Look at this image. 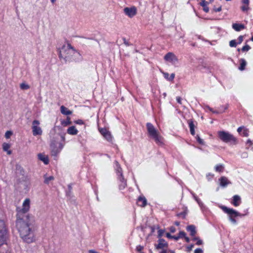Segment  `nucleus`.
Listing matches in <instances>:
<instances>
[{"label":"nucleus","mask_w":253,"mask_h":253,"mask_svg":"<svg viewBox=\"0 0 253 253\" xmlns=\"http://www.w3.org/2000/svg\"><path fill=\"white\" fill-rule=\"evenodd\" d=\"M146 127L149 136L152 138L157 144H162L163 138L154 126L148 123L146 124Z\"/></svg>","instance_id":"3"},{"label":"nucleus","mask_w":253,"mask_h":253,"mask_svg":"<svg viewBox=\"0 0 253 253\" xmlns=\"http://www.w3.org/2000/svg\"><path fill=\"white\" fill-rule=\"evenodd\" d=\"M137 203L139 206L144 207L147 204V200L145 197H139Z\"/></svg>","instance_id":"14"},{"label":"nucleus","mask_w":253,"mask_h":253,"mask_svg":"<svg viewBox=\"0 0 253 253\" xmlns=\"http://www.w3.org/2000/svg\"><path fill=\"white\" fill-rule=\"evenodd\" d=\"M164 233V230H162V229L159 230L158 231V237L161 238L163 235Z\"/></svg>","instance_id":"38"},{"label":"nucleus","mask_w":253,"mask_h":253,"mask_svg":"<svg viewBox=\"0 0 253 253\" xmlns=\"http://www.w3.org/2000/svg\"><path fill=\"white\" fill-rule=\"evenodd\" d=\"M164 59L173 64L175 63L178 61L177 58L172 52H168L164 56Z\"/></svg>","instance_id":"11"},{"label":"nucleus","mask_w":253,"mask_h":253,"mask_svg":"<svg viewBox=\"0 0 253 253\" xmlns=\"http://www.w3.org/2000/svg\"><path fill=\"white\" fill-rule=\"evenodd\" d=\"M71 124V122L70 121V118L69 117H67V119L65 121H63L61 122V124L63 126H67Z\"/></svg>","instance_id":"24"},{"label":"nucleus","mask_w":253,"mask_h":253,"mask_svg":"<svg viewBox=\"0 0 253 253\" xmlns=\"http://www.w3.org/2000/svg\"><path fill=\"white\" fill-rule=\"evenodd\" d=\"M20 88L22 90H26L30 88V86L24 83L21 84L20 85Z\"/></svg>","instance_id":"26"},{"label":"nucleus","mask_w":253,"mask_h":253,"mask_svg":"<svg viewBox=\"0 0 253 253\" xmlns=\"http://www.w3.org/2000/svg\"><path fill=\"white\" fill-rule=\"evenodd\" d=\"M218 134L219 138L222 141L226 143L231 142L234 144L236 143V138L231 134L224 131H219Z\"/></svg>","instance_id":"4"},{"label":"nucleus","mask_w":253,"mask_h":253,"mask_svg":"<svg viewBox=\"0 0 253 253\" xmlns=\"http://www.w3.org/2000/svg\"><path fill=\"white\" fill-rule=\"evenodd\" d=\"M76 53L74 49L71 44H68L67 46H63L59 51V57L60 59H63L66 62L73 59V56Z\"/></svg>","instance_id":"2"},{"label":"nucleus","mask_w":253,"mask_h":253,"mask_svg":"<svg viewBox=\"0 0 253 253\" xmlns=\"http://www.w3.org/2000/svg\"><path fill=\"white\" fill-rule=\"evenodd\" d=\"M194 253H203V251L201 249L198 248L195 250Z\"/></svg>","instance_id":"45"},{"label":"nucleus","mask_w":253,"mask_h":253,"mask_svg":"<svg viewBox=\"0 0 253 253\" xmlns=\"http://www.w3.org/2000/svg\"><path fill=\"white\" fill-rule=\"evenodd\" d=\"M193 247H194L193 244H191L190 246L187 247V251L189 252H190L191 251H192Z\"/></svg>","instance_id":"44"},{"label":"nucleus","mask_w":253,"mask_h":253,"mask_svg":"<svg viewBox=\"0 0 253 253\" xmlns=\"http://www.w3.org/2000/svg\"><path fill=\"white\" fill-rule=\"evenodd\" d=\"M202 244H203V241L200 239H198L196 243V244L197 245H202Z\"/></svg>","instance_id":"53"},{"label":"nucleus","mask_w":253,"mask_h":253,"mask_svg":"<svg viewBox=\"0 0 253 253\" xmlns=\"http://www.w3.org/2000/svg\"><path fill=\"white\" fill-rule=\"evenodd\" d=\"M243 135L244 136L247 137L249 136V131L247 129H244L243 132Z\"/></svg>","instance_id":"40"},{"label":"nucleus","mask_w":253,"mask_h":253,"mask_svg":"<svg viewBox=\"0 0 253 253\" xmlns=\"http://www.w3.org/2000/svg\"><path fill=\"white\" fill-rule=\"evenodd\" d=\"M67 132L71 135H76L78 133V131L74 126H72L68 128Z\"/></svg>","instance_id":"19"},{"label":"nucleus","mask_w":253,"mask_h":253,"mask_svg":"<svg viewBox=\"0 0 253 253\" xmlns=\"http://www.w3.org/2000/svg\"><path fill=\"white\" fill-rule=\"evenodd\" d=\"M186 236V233L184 231H180L179 233L178 237L179 238L184 237Z\"/></svg>","instance_id":"37"},{"label":"nucleus","mask_w":253,"mask_h":253,"mask_svg":"<svg viewBox=\"0 0 253 253\" xmlns=\"http://www.w3.org/2000/svg\"><path fill=\"white\" fill-rule=\"evenodd\" d=\"M196 138H197V141L200 144H202V145H204L205 144V142L204 141V140L203 139H202L199 135H197L196 136Z\"/></svg>","instance_id":"33"},{"label":"nucleus","mask_w":253,"mask_h":253,"mask_svg":"<svg viewBox=\"0 0 253 253\" xmlns=\"http://www.w3.org/2000/svg\"><path fill=\"white\" fill-rule=\"evenodd\" d=\"M175 77V74L174 73H172L170 75V77H169V81H172L174 79Z\"/></svg>","instance_id":"46"},{"label":"nucleus","mask_w":253,"mask_h":253,"mask_svg":"<svg viewBox=\"0 0 253 253\" xmlns=\"http://www.w3.org/2000/svg\"><path fill=\"white\" fill-rule=\"evenodd\" d=\"M176 100L177 101V102L180 104H181L182 103H181V98L179 96L178 97H176Z\"/></svg>","instance_id":"50"},{"label":"nucleus","mask_w":253,"mask_h":253,"mask_svg":"<svg viewBox=\"0 0 253 253\" xmlns=\"http://www.w3.org/2000/svg\"><path fill=\"white\" fill-rule=\"evenodd\" d=\"M166 236L169 239H172L173 237V236H172L169 233H167Z\"/></svg>","instance_id":"52"},{"label":"nucleus","mask_w":253,"mask_h":253,"mask_svg":"<svg viewBox=\"0 0 253 253\" xmlns=\"http://www.w3.org/2000/svg\"><path fill=\"white\" fill-rule=\"evenodd\" d=\"M250 48L251 47L249 45H246L242 47V50L243 51H247L249 50Z\"/></svg>","instance_id":"35"},{"label":"nucleus","mask_w":253,"mask_h":253,"mask_svg":"<svg viewBox=\"0 0 253 253\" xmlns=\"http://www.w3.org/2000/svg\"><path fill=\"white\" fill-rule=\"evenodd\" d=\"M160 253H167V251L165 250H163Z\"/></svg>","instance_id":"64"},{"label":"nucleus","mask_w":253,"mask_h":253,"mask_svg":"<svg viewBox=\"0 0 253 253\" xmlns=\"http://www.w3.org/2000/svg\"><path fill=\"white\" fill-rule=\"evenodd\" d=\"M40 124V122L38 120H34L33 122V126H32V131L33 134L34 136H36L38 135H41L42 133V130L41 128L39 126H38L37 125Z\"/></svg>","instance_id":"9"},{"label":"nucleus","mask_w":253,"mask_h":253,"mask_svg":"<svg viewBox=\"0 0 253 253\" xmlns=\"http://www.w3.org/2000/svg\"><path fill=\"white\" fill-rule=\"evenodd\" d=\"M184 238L185 239V241L187 242H189L190 241V239L189 238H188V237H186V236L184 237Z\"/></svg>","instance_id":"61"},{"label":"nucleus","mask_w":253,"mask_h":253,"mask_svg":"<svg viewBox=\"0 0 253 253\" xmlns=\"http://www.w3.org/2000/svg\"><path fill=\"white\" fill-rule=\"evenodd\" d=\"M125 14L129 18H132L137 14V8L135 6L126 7L123 9Z\"/></svg>","instance_id":"6"},{"label":"nucleus","mask_w":253,"mask_h":253,"mask_svg":"<svg viewBox=\"0 0 253 253\" xmlns=\"http://www.w3.org/2000/svg\"><path fill=\"white\" fill-rule=\"evenodd\" d=\"M176 231V229H175V228L173 227V226H171L170 227V231L171 232V233H174Z\"/></svg>","instance_id":"51"},{"label":"nucleus","mask_w":253,"mask_h":253,"mask_svg":"<svg viewBox=\"0 0 253 253\" xmlns=\"http://www.w3.org/2000/svg\"><path fill=\"white\" fill-rule=\"evenodd\" d=\"M186 230L190 232V235L194 236L196 234V227L193 225H190L186 227Z\"/></svg>","instance_id":"17"},{"label":"nucleus","mask_w":253,"mask_h":253,"mask_svg":"<svg viewBox=\"0 0 253 253\" xmlns=\"http://www.w3.org/2000/svg\"><path fill=\"white\" fill-rule=\"evenodd\" d=\"M241 203V198L238 195H235L233 197V200L231 203L235 206L237 207L239 206Z\"/></svg>","instance_id":"13"},{"label":"nucleus","mask_w":253,"mask_h":253,"mask_svg":"<svg viewBox=\"0 0 253 253\" xmlns=\"http://www.w3.org/2000/svg\"><path fill=\"white\" fill-rule=\"evenodd\" d=\"M124 43H125L126 45H127V46L129 45V43H128V42H127V41H126V39H124Z\"/></svg>","instance_id":"58"},{"label":"nucleus","mask_w":253,"mask_h":253,"mask_svg":"<svg viewBox=\"0 0 253 253\" xmlns=\"http://www.w3.org/2000/svg\"><path fill=\"white\" fill-rule=\"evenodd\" d=\"M190 132L191 133L192 135H194L195 134V130H194V129H190Z\"/></svg>","instance_id":"57"},{"label":"nucleus","mask_w":253,"mask_h":253,"mask_svg":"<svg viewBox=\"0 0 253 253\" xmlns=\"http://www.w3.org/2000/svg\"><path fill=\"white\" fill-rule=\"evenodd\" d=\"M191 194H192V195L193 196V197L194 198V199L197 201V202L198 203V204L200 206H201L203 204L201 202V201L200 200V199L195 195V194L193 193V192H191Z\"/></svg>","instance_id":"29"},{"label":"nucleus","mask_w":253,"mask_h":253,"mask_svg":"<svg viewBox=\"0 0 253 253\" xmlns=\"http://www.w3.org/2000/svg\"><path fill=\"white\" fill-rule=\"evenodd\" d=\"M172 239H173L177 241L179 239V238L178 236H173V237H172Z\"/></svg>","instance_id":"60"},{"label":"nucleus","mask_w":253,"mask_h":253,"mask_svg":"<svg viewBox=\"0 0 253 253\" xmlns=\"http://www.w3.org/2000/svg\"><path fill=\"white\" fill-rule=\"evenodd\" d=\"M6 233H0V247L4 244L6 241Z\"/></svg>","instance_id":"21"},{"label":"nucleus","mask_w":253,"mask_h":253,"mask_svg":"<svg viewBox=\"0 0 253 253\" xmlns=\"http://www.w3.org/2000/svg\"><path fill=\"white\" fill-rule=\"evenodd\" d=\"M243 3L248 5L249 3V0H243Z\"/></svg>","instance_id":"55"},{"label":"nucleus","mask_w":253,"mask_h":253,"mask_svg":"<svg viewBox=\"0 0 253 253\" xmlns=\"http://www.w3.org/2000/svg\"><path fill=\"white\" fill-rule=\"evenodd\" d=\"M6 233L5 226L3 220H0V233Z\"/></svg>","instance_id":"22"},{"label":"nucleus","mask_w":253,"mask_h":253,"mask_svg":"<svg viewBox=\"0 0 253 253\" xmlns=\"http://www.w3.org/2000/svg\"><path fill=\"white\" fill-rule=\"evenodd\" d=\"M232 28L235 31L239 32L244 29L245 28V26L242 24L233 23L232 24Z\"/></svg>","instance_id":"15"},{"label":"nucleus","mask_w":253,"mask_h":253,"mask_svg":"<svg viewBox=\"0 0 253 253\" xmlns=\"http://www.w3.org/2000/svg\"><path fill=\"white\" fill-rule=\"evenodd\" d=\"M247 143H249L250 144V145H253V143H252V141L250 139H248V140Z\"/></svg>","instance_id":"63"},{"label":"nucleus","mask_w":253,"mask_h":253,"mask_svg":"<svg viewBox=\"0 0 253 253\" xmlns=\"http://www.w3.org/2000/svg\"><path fill=\"white\" fill-rule=\"evenodd\" d=\"M108 141H111L112 140V136L109 131H108V132L103 136Z\"/></svg>","instance_id":"30"},{"label":"nucleus","mask_w":253,"mask_h":253,"mask_svg":"<svg viewBox=\"0 0 253 253\" xmlns=\"http://www.w3.org/2000/svg\"><path fill=\"white\" fill-rule=\"evenodd\" d=\"M59 146L57 148L55 146V143L52 142L50 145L51 153L52 156H56L60 151L62 149L63 145L61 143L58 144Z\"/></svg>","instance_id":"10"},{"label":"nucleus","mask_w":253,"mask_h":253,"mask_svg":"<svg viewBox=\"0 0 253 253\" xmlns=\"http://www.w3.org/2000/svg\"><path fill=\"white\" fill-rule=\"evenodd\" d=\"M203 7V10H204V11H205L206 12H209V8L207 6V5H205V6H204Z\"/></svg>","instance_id":"48"},{"label":"nucleus","mask_w":253,"mask_h":253,"mask_svg":"<svg viewBox=\"0 0 253 253\" xmlns=\"http://www.w3.org/2000/svg\"><path fill=\"white\" fill-rule=\"evenodd\" d=\"M16 226L22 240L27 243L35 241L34 220L29 215H22L17 213Z\"/></svg>","instance_id":"1"},{"label":"nucleus","mask_w":253,"mask_h":253,"mask_svg":"<svg viewBox=\"0 0 253 253\" xmlns=\"http://www.w3.org/2000/svg\"><path fill=\"white\" fill-rule=\"evenodd\" d=\"M180 215H182L183 216V217L184 218L185 217V214L184 212H181L180 213H179L178 214V216H180Z\"/></svg>","instance_id":"59"},{"label":"nucleus","mask_w":253,"mask_h":253,"mask_svg":"<svg viewBox=\"0 0 253 253\" xmlns=\"http://www.w3.org/2000/svg\"><path fill=\"white\" fill-rule=\"evenodd\" d=\"M12 134V132L11 131H7L5 134V137L6 138H9Z\"/></svg>","instance_id":"36"},{"label":"nucleus","mask_w":253,"mask_h":253,"mask_svg":"<svg viewBox=\"0 0 253 253\" xmlns=\"http://www.w3.org/2000/svg\"><path fill=\"white\" fill-rule=\"evenodd\" d=\"M22 179L21 180L19 181L17 183L16 186L20 191L23 192L27 189L29 182L28 181L25 180L24 176H22Z\"/></svg>","instance_id":"8"},{"label":"nucleus","mask_w":253,"mask_h":253,"mask_svg":"<svg viewBox=\"0 0 253 253\" xmlns=\"http://www.w3.org/2000/svg\"><path fill=\"white\" fill-rule=\"evenodd\" d=\"M99 131L103 136H104L108 131L106 128H102L99 129Z\"/></svg>","instance_id":"32"},{"label":"nucleus","mask_w":253,"mask_h":253,"mask_svg":"<svg viewBox=\"0 0 253 253\" xmlns=\"http://www.w3.org/2000/svg\"><path fill=\"white\" fill-rule=\"evenodd\" d=\"M156 249H163L164 248H167L168 247V243L163 239H160L158 240V244L155 245Z\"/></svg>","instance_id":"12"},{"label":"nucleus","mask_w":253,"mask_h":253,"mask_svg":"<svg viewBox=\"0 0 253 253\" xmlns=\"http://www.w3.org/2000/svg\"><path fill=\"white\" fill-rule=\"evenodd\" d=\"M243 128L244 126L239 127L237 129V131L240 133Z\"/></svg>","instance_id":"56"},{"label":"nucleus","mask_w":253,"mask_h":253,"mask_svg":"<svg viewBox=\"0 0 253 253\" xmlns=\"http://www.w3.org/2000/svg\"><path fill=\"white\" fill-rule=\"evenodd\" d=\"M222 9V7L221 6H220L218 8H215L214 7L213 9V10L214 11V12H219Z\"/></svg>","instance_id":"43"},{"label":"nucleus","mask_w":253,"mask_h":253,"mask_svg":"<svg viewBox=\"0 0 253 253\" xmlns=\"http://www.w3.org/2000/svg\"><path fill=\"white\" fill-rule=\"evenodd\" d=\"M10 148V145L6 143H4L2 145V148L4 151H7Z\"/></svg>","instance_id":"31"},{"label":"nucleus","mask_w":253,"mask_h":253,"mask_svg":"<svg viewBox=\"0 0 253 253\" xmlns=\"http://www.w3.org/2000/svg\"><path fill=\"white\" fill-rule=\"evenodd\" d=\"M76 123L78 124H79V125H82V124H83V122L81 120H79L76 121Z\"/></svg>","instance_id":"54"},{"label":"nucleus","mask_w":253,"mask_h":253,"mask_svg":"<svg viewBox=\"0 0 253 253\" xmlns=\"http://www.w3.org/2000/svg\"><path fill=\"white\" fill-rule=\"evenodd\" d=\"M163 75L164 76V77L169 80V74L168 73H164L163 72Z\"/></svg>","instance_id":"49"},{"label":"nucleus","mask_w":253,"mask_h":253,"mask_svg":"<svg viewBox=\"0 0 253 253\" xmlns=\"http://www.w3.org/2000/svg\"><path fill=\"white\" fill-rule=\"evenodd\" d=\"M53 179L54 177L53 176H50L49 177H45V176H44V183L46 184H48L50 181Z\"/></svg>","instance_id":"27"},{"label":"nucleus","mask_w":253,"mask_h":253,"mask_svg":"<svg viewBox=\"0 0 253 253\" xmlns=\"http://www.w3.org/2000/svg\"><path fill=\"white\" fill-rule=\"evenodd\" d=\"M240 66L239 67V69L241 71H243L245 69V66L247 64L246 61L244 59H240Z\"/></svg>","instance_id":"23"},{"label":"nucleus","mask_w":253,"mask_h":253,"mask_svg":"<svg viewBox=\"0 0 253 253\" xmlns=\"http://www.w3.org/2000/svg\"><path fill=\"white\" fill-rule=\"evenodd\" d=\"M60 110L62 114L66 115H71L72 112V111L68 110V109L64 106H61L60 107Z\"/></svg>","instance_id":"20"},{"label":"nucleus","mask_w":253,"mask_h":253,"mask_svg":"<svg viewBox=\"0 0 253 253\" xmlns=\"http://www.w3.org/2000/svg\"><path fill=\"white\" fill-rule=\"evenodd\" d=\"M243 41V36H240L238 38V43H241Z\"/></svg>","instance_id":"47"},{"label":"nucleus","mask_w":253,"mask_h":253,"mask_svg":"<svg viewBox=\"0 0 253 253\" xmlns=\"http://www.w3.org/2000/svg\"><path fill=\"white\" fill-rule=\"evenodd\" d=\"M88 252H89V253H97V252H96L95 251H94V250H89Z\"/></svg>","instance_id":"62"},{"label":"nucleus","mask_w":253,"mask_h":253,"mask_svg":"<svg viewBox=\"0 0 253 253\" xmlns=\"http://www.w3.org/2000/svg\"><path fill=\"white\" fill-rule=\"evenodd\" d=\"M189 126L190 129L194 128V125L193 124V121H189Z\"/></svg>","instance_id":"39"},{"label":"nucleus","mask_w":253,"mask_h":253,"mask_svg":"<svg viewBox=\"0 0 253 253\" xmlns=\"http://www.w3.org/2000/svg\"><path fill=\"white\" fill-rule=\"evenodd\" d=\"M249 8L248 7V5H247V6L243 5V6H241V9L243 11H247L249 9Z\"/></svg>","instance_id":"41"},{"label":"nucleus","mask_w":253,"mask_h":253,"mask_svg":"<svg viewBox=\"0 0 253 253\" xmlns=\"http://www.w3.org/2000/svg\"><path fill=\"white\" fill-rule=\"evenodd\" d=\"M221 209L225 212L230 215L229 220L233 224H236L237 222L236 219L232 217V215H234V216H242L244 215V214H242L239 212L236 211L235 210L232 209L228 208L225 206H222Z\"/></svg>","instance_id":"5"},{"label":"nucleus","mask_w":253,"mask_h":253,"mask_svg":"<svg viewBox=\"0 0 253 253\" xmlns=\"http://www.w3.org/2000/svg\"><path fill=\"white\" fill-rule=\"evenodd\" d=\"M143 249V247L140 245L137 246L136 251L138 252H141V251Z\"/></svg>","instance_id":"42"},{"label":"nucleus","mask_w":253,"mask_h":253,"mask_svg":"<svg viewBox=\"0 0 253 253\" xmlns=\"http://www.w3.org/2000/svg\"><path fill=\"white\" fill-rule=\"evenodd\" d=\"M16 171H19L20 173H22L23 175L24 170L23 168L19 165H16Z\"/></svg>","instance_id":"28"},{"label":"nucleus","mask_w":253,"mask_h":253,"mask_svg":"<svg viewBox=\"0 0 253 253\" xmlns=\"http://www.w3.org/2000/svg\"><path fill=\"white\" fill-rule=\"evenodd\" d=\"M224 167L222 165H216L215 167V169L217 172H222L223 170Z\"/></svg>","instance_id":"25"},{"label":"nucleus","mask_w":253,"mask_h":253,"mask_svg":"<svg viewBox=\"0 0 253 253\" xmlns=\"http://www.w3.org/2000/svg\"><path fill=\"white\" fill-rule=\"evenodd\" d=\"M38 156L39 160L42 161L45 164L47 165L48 164L49 161L47 156L41 153L39 154Z\"/></svg>","instance_id":"18"},{"label":"nucleus","mask_w":253,"mask_h":253,"mask_svg":"<svg viewBox=\"0 0 253 253\" xmlns=\"http://www.w3.org/2000/svg\"><path fill=\"white\" fill-rule=\"evenodd\" d=\"M30 202V200L29 199H26L23 203V208L18 211L17 213L21 212L23 216L29 215L26 213L29 210Z\"/></svg>","instance_id":"7"},{"label":"nucleus","mask_w":253,"mask_h":253,"mask_svg":"<svg viewBox=\"0 0 253 253\" xmlns=\"http://www.w3.org/2000/svg\"><path fill=\"white\" fill-rule=\"evenodd\" d=\"M220 180V184L222 187L226 186L228 184L231 183V182L228 180V179L225 176H222L219 179Z\"/></svg>","instance_id":"16"},{"label":"nucleus","mask_w":253,"mask_h":253,"mask_svg":"<svg viewBox=\"0 0 253 253\" xmlns=\"http://www.w3.org/2000/svg\"><path fill=\"white\" fill-rule=\"evenodd\" d=\"M229 45L231 47H236L237 46V43L235 40H231L229 42Z\"/></svg>","instance_id":"34"}]
</instances>
